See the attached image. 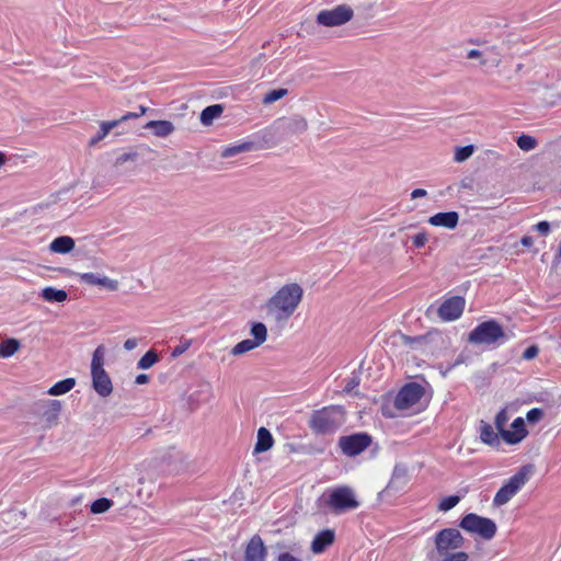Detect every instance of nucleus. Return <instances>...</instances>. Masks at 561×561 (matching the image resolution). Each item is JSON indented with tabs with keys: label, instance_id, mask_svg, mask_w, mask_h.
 <instances>
[{
	"label": "nucleus",
	"instance_id": "obj_1",
	"mask_svg": "<svg viewBox=\"0 0 561 561\" xmlns=\"http://www.w3.org/2000/svg\"><path fill=\"white\" fill-rule=\"evenodd\" d=\"M302 297L304 288L298 283L283 285L264 305L267 318L277 324L286 323L298 309Z\"/></svg>",
	"mask_w": 561,
	"mask_h": 561
},
{
	"label": "nucleus",
	"instance_id": "obj_2",
	"mask_svg": "<svg viewBox=\"0 0 561 561\" xmlns=\"http://www.w3.org/2000/svg\"><path fill=\"white\" fill-rule=\"evenodd\" d=\"M434 548L428 551L430 561H468L469 554L461 549L466 542L465 537L457 528H444L433 537Z\"/></svg>",
	"mask_w": 561,
	"mask_h": 561
},
{
	"label": "nucleus",
	"instance_id": "obj_3",
	"mask_svg": "<svg viewBox=\"0 0 561 561\" xmlns=\"http://www.w3.org/2000/svg\"><path fill=\"white\" fill-rule=\"evenodd\" d=\"M346 421V412L342 405H328L312 411L308 425L316 435H331Z\"/></svg>",
	"mask_w": 561,
	"mask_h": 561
},
{
	"label": "nucleus",
	"instance_id": "obj_4",
	"mask_svg": "<svg viewBox=\"0 0 561 561\" xmlns=\"http://www.w3.org/2000/svg\"><path fill=\"white\" fill-rule=\"evenodd\" d=\"M507 340L508 335L495 320L481 322L468 335V342L474 345H501Z\"/></svg>",
	"mask_w": 561,
	"mask_h": 561
},
{
	"label": "nucleus",
	"instance_id": "obj_5",
	"mask_svg": "<svg viewBox=\"0 0 561 561\" xmlns=\"http://www.w3.org/2000/svg\"><path fill=\"white\" fill-rule=\"evenodd\" d=\"M104 346L99 345L93 353L91 362L92 387L102 398H106L113 392L111 377L104 369Z\"/></svg>",
	"mask_w": 561,
	"mask_h": 561
},
{
	"label": "nucleus",
	"instance_id": "obj_6",
	"mask_svg": "<svg viewBox=\"0 0 561 561\" xmlns=\"http://www.w3.org/2000/svg\"><path fill=\"white\" fill-rule=\"evenodd\" d=\"M534 472L533 465H525L512 476L496 492L493 504L495 506H502L506 504L529 480Z\"/></svg>",
	"mask_w": 561,
	"mask_h": 561
},
{
	"label": "nucleus",
	"instance_id": "obj_7",
	"mask_svg": "<svg viewBox=\"0 0 561 561\" xmlns=\"http://www.w3.org/2000/svg\"><path fill=\"white\" fill-rule=\"evenodd\" d=\"M462 530L471 535H478L484 540H491L497 530V526L491 518L476 513L466 514L458 525Z\"/></svg>",
	"mask_w": 561,
	"mask_h": 561
},
{
	"label": "nucleus",
	"instance_id": "obj_8",
	"mask_svg": "<svg viewBox=\"0 0 561 561\" xmlns=\"http://www.w3.org/2000/svg\"><path fill=\"white\" fill-rule=\"evenodd\" d=\"M327 503L335 514L353 511L359 506V502L356 499L354 490L347 485L333 489Z\"/></svg>",
	"mask_w": 561,
	"mask_h": 561
},
{
	"label": "nucleus",
	"instance_id": "obj_9",
	"mask_svg": "<svg viewBox=\"0 0 561 561\" xmlns=\"http://www.w3.org/2000/svg\"><path fill=\"white\" fill-rule=\"evenodd\" d=\"M354 16L353 9L347 4H340L331 10H322L317 14V23L323 26H340Z\"/></svg>",
	"mask_w": 561,
	"mask_h": 561
},
{
	"label": "nucleus",
	"instance_id": "obj_10",
	"mask_svg": "<svg viewBox=\"0 0 561 561\" xmlns=\"http://www.w3.org/2000/svg\"><path fill=\"white\" fill-rule=\"evenodd\" d=\"M373 442L369 434L359 432L351 435L341 436L339 438V447L347 457H355L367 449Z\"/></svg>",
	"mask_w": 561,
	"mask_h": 561
},
{
	"label": "nucleus",
	"instance_id": "obj_11",
	"mask_svg": "<svg viewBox=\"0 0 561 561\" xmlns=\"http://www.w3.org/2000/svg\"><path fill=\"white\" fill-rule=\"evenodd\" d=\"M424 396V388L417 382L404 385L394 398V407L398 410H408L416 404Z\"/></svg>",
	"mask_w": 561,
	"mask_h": 561
},
{
	"label": "nucleus",
	"instance_id": "obj_12",
	"mask_svg": "<svg viewBox=\"0 0 561 561\" xmlns=\"http://www.w3.org/2000/svg\"><path fill=\"white\" fill-rule=\"evenodd\" d=\"M275 127L284 138H290L304 134L308 129V122L301 115L279 118Z\"/></svg>",
	"mask_w": 561,
	"mask_h": 561
},
{
	"label": "nucleus",
	"instance_id": "obj_13",
	"mask_svg": "<svg viewBox=\"0 0 561 561\" xmlns=\"http://www.w3.org/2000/svg\"><path fill=\"white\" fill-rule=\"evenodd\" d=\"M34 411L42 416L46 427L56 425L61 411L59 400H42L34 404Z\"/></svg>",
	"mask_w": 561,
	"mask_h": 561
},
{
	"label": "nucleus",
	"instance_id": "obj_14",
	"mask_svg": "<svg viewBox=\"0 0 561 561\" xmlns=\"http://www.w3.org/2000/svg\"><path fill=\"white\" fill-rule=\"evenodd\" d=\"M465 304V298L461 296L450 297L439 306L437 313L444 321H454L462 314Z\"/></svg>",
	"mask_w": 561,
	"mask_h": 561
},
{
	"label": "nucleus",
	"instance_id": "obj_15",
	"mask_svg": "<svg viewBox=\"0 0 561 561\" xmlns=\"http://www.w3.org/2000/svg\"><path fill=\"white\" fill-rule=\"evenodd\" d=\"M410 482V474L407 465L397 463L393 468L391 479L387 485V490L400 492L407 488Z\"/></svg>",
	"mask_w": 561,
	"mask_h": 561
},
{
	"label": "nucleus",
	"instance_id": "obj_16",
	"mask_svg": "<svg viewBox=\"0 0 561 561\" xmlns=\"http://www.w3.org/2000/svg\"><path fill=\"white\" fill-rule=\"evenodd\" d=\"M266 547L259 535H254L244 551V561H265Z\"/></svg>",
	"mask_w": 561,
	"mask_h": 561
},
{
	"label": "nucleus",
	"instance_id": "obj_17",
	"mask_svg": "<svg viewBox=\"0 0 561 561\" xmlns=\"http://www.w3.org/2000/svg\"><path fill=\"white\" fill-rule=\"evenodd\" d=\"M512 431L502 432V438L508 445H515L522 442L528 434L525 422L522 417H517L512 423Z\"/></svg>",
	"mask_w": 561,
	"mask_h": 561
},
{
	"label": "nucleus",
	"instance_id": "obj_18",
	"mask_svg": "<svg viewBox=\"0 0 561 561\" xmlns=\"http://www.w3.org/2000/svg\"><path fill=\"white\" fill-rule=\"evenodd\" d=\"M427 221L434 227L455 229L459 222V214L455 210L442 211L431 216Z\"/></svg>",
	"mask_w": 561,
	"mask_h": 561
},
{
	"label": "nucleus",
	"instance_id": "obj_19",
	"mask_svg": "<svg viewBox=\"0 0 561 561\" xmlns=\"http://www.w3.org/2000/svg\"><path fill=\"white\" fill-rule=\"evenodd\" d=\"M334 538V531L331 529H324L318 533L311 542V551L316 554L322 553L329 546L333 543Z\"/></svg>",
	"mask_w": 561,
	"mask_h": 561
},
{
	"label": "nucleus",
	"instance_id": "obj_20",
	"mask_svg": "<svg viewBox=\"0 0 561 561\" xmlns=\"http://www.w3.org/2000/svg\"><path fill=\"white\" fill-rule=\"evenodd\" d=\"M81 280L89 285H99L105 287L108 290H116L118 288V282L107 276H101L94 273H84L80 276Z\"/></svg>",
	"mask_w": 561,
	"mask_h": 561
},
{
	"label": "nucleus",
	"instance_id": "obj_21",
	"mask_svg": "<svg viewBox=\"0 0 561 561\" xmlns=\"http://www.w3.org/2000/svg\"><path fill=\"white\" fill-rule=\"evenodd\" d=\"M157 137H168L174 131V125L170 121H150L145 125Z\"/></svg>",
	"mask_w": 561,
	"mask_h": 561
},
{
	"label": "nucleus",
	"instance_id": "obj_22",
	"mask_svg": "<svg viewBox=\"0 0 561 561\" xmlns=\"http://www.w3.org/2000/svg\"><path fill=\"white\" fill-rule=\"evenodd\" d=\"M75 248V240L68 236L57 237L49 245L50 251L55 253L66 254Z\"/></svg>",
	"mask_w": 561,
	"mask_h": 561
},
{
	"label": "nucleus",
	"instance_id": "obj_23",
	"mask_svg": "<svg viewBox=\"0 0 561 561\" xmlns=\"http://www.w3.org/2000/svg\"><path fill=\"white\" fill-rule=\"evenodd\" d=\"M274 443L273 436L265 427H260L257 431V440L254 447V453H264L272 448Z\"/></svg>",
	"mask_w": 561,
	"mask_h": 561
},
{
	"label": "nucleus",
	"instance_id": "obj_24",
	"mask_svg": "<svg viewBox=\"0 0 561 561\" xmlns=\"http://www.w3.org/2000/svg\"><path fill=\"white\" fill-rule=\"evenodd\" d=\"M254 148V144L251 141H244L236 145H230L221 150L220 157L228 159L233 158L240 153L251 151Z\"/></svg>",
	"mask_w": 561,
	"mask_h": 561
},
{
	"label": "nucleus",
	"instance_id": "obj_25",
	"mask_svg": "<svg viewBox=\"0 0 561 561\" xmlns=\"http://www.w3.org/2000/svg\"><path fill=\"white\" fill-rule=\"evenodd\" d=\"M224 112L221 104H214L205 107L199 116L201 123L204 126H210L214 119L218 118Z\"/></svg>",
	"mask_w": 561,
	"mask_h": 561
},
{
	"label": "nucleus",
	"instance_id": "obj_26",
	"mask_svg": "<svg viewBox=\"0 0 561 561\" xmlns=\"http://www.w3.org/2000/svg\"><path fill=\"white\" fill-rule=\"evenodd\" d=\"M480 438L486 445H490V446H499L500 445L499 434L494 432L491 424H489L484 421H481Z\"/></svg>",
	"mask_w": 561,
	"mask_h": 561
},
{
	"label": "nucleus",
	"instance_id": "obj_27",
	"mask_svg": "<svg viewBox=\"0 0 561 561\" xmlns=\"http://www.w3.org/2000/svg\"><path fill=\"white\" fill-rule=\"evenodd\" d=\"M76 386L75 378H66L56 382L53 387L47 391L50 396H61L69 392Z\"/></svg>",
	"mask_w": 561,
	"mask_h": 561
},
{
	"label": "nucleus",
	"instance_id": "obj_28",
	"mask_svg": "<svg viewBox=\"0 0 561 561\" xmlns=\"http://www.w3.org/2000/svg\"><path fill=\"white\" fill-rule=\"evenodd\" d=\"M42 297L49 302H62L67 299L68 294L64 289H56L54 287H46L42 291Z\"/></svg>",
	"mask_w": 561,
	"mask_h": 561
},
{
	"label": "nucleus",
	"instance_id": "obj_29",
	"mask_svg": "<svg viewBox=\"0 0 561 561\" xmlns=\"http://www.w3.org/2000/svg\"><path fill=\"white\" fill-rule=\"evenodd\" d=\"M118 124L119 121L102 122L98 134L90 139V146H95L99 141L104 139L113 128L118 126Z\"/></svg>",
	"mask_w": 561,
	"mask_h": 561
},
{
	"label": "nucleus",
	"instance_id": "obj_30",
	"mask_svg": "<svg viewBox=\"0 0 561 561\" xmlns=\"http://www.w3.org/2000/svg\"><path fill=\"white\" fill-rule=\"evenodd\" d=\"M21 347L20 341L16 339H7L0 343V357L8 358L12 356Z\"/></svg>",
	"mask_w": 561,
	"mask_h": 561
},
{
	"label": "nucleus",
	"instance_id": "obj_31",
	"mask_svg": "<svg viewBox=\"0 0 561 561\" xmlns=\"http://www.w3.org/2000/svg\"><path fill=\"white\" fill-rule=\"evenodd\" d=\"M251 334L257 345H262L267 339L266 325L262 322H254L251 327Z\"/></svg>",
	"mask_w": 561,
	"mask_h": 561
},
{
	"label": "nucleus",
	"instance_id": "obj_32",
	"mask_svg": "<svg viewBox=\"0 0 561 561\" xmlns=\"http://www.w3.org/2000/svg\"><path fill=\"white\" fill-rule=\"evenodd\" d=\"M486 49L490 50L489 55H484V58L480 61V65L481 66L491 65L493 67H497L502 61L501 54L497 50V47L492 46V47H488Z\"/></svg>",
	"mask_w": 561,
	"mask_h": 561
},
{
	"label": "nucleus",
	"instance_id": "obj_33",
	"mask_svg": "<svg viewBox=\"0 0 561 561\" xmlns=\"http://www.w3.org/2000/svg\"><path fill=\"white\" fill-rule=\"evenodd\" d=\"M257 346L259 345L254 340L247 339L237 343L231 350V354L234 356L242 355L247 352L254 350Z\"/></svg>",
	"mask_w": 561,
	"mask_h": 561
},
{
	"label": "nucleus",
	"instance_id": "obj_34",
	"mask_svg": "<svg viewBox=\"0 0 561 561\" xmlns=\"http://www.w3.org/2000/svg\"><path fill=\"white\" fill-rule=\"evenodd\" d=\"M474 150L476 147L473 145L456 147L454 160L458 163L465 162L473 154Z\"/></svg>",
	"mask_w": 561,
	"mask_h": 561
},
{
	"label": "nucleus",
	"instance_id": "obj_35",
	"mask_svg": "<svg viewBox=\"0 0 561 561\" xmlns=\"http://www.w3.org/2000/svg\"><path fill=\"white\" fill-rule=\"evenodd\" d=\"M158 360L159 355L157 354V352L150 350L138 360L137 367L139 369H148L151 366H153Z\"/></svg>",
	"mask_w": 561,
	"mask_h": 561
},
{
	"label": "nucleus",
	"instance_id": "obj_36",
	"mask_svg": "<svg viewBox=\"0 0 561 561\" xmlns=\"http://www.w3.org/2000/svg\"><path fill=\"white\" fill-rule=\"evenodd\" d=\"M113 501L107 497H100L91 504V513L102 514L107 512L113 506Z\"/></svg>",
	"mask_w": 561,
	"mask_h": 561
},
{
	"label": "nucleus",
	"instance_id": "obj_37",
	"mask_svg": "<svg viewBox=\"0 0 561 561\" xmlns=\"http://www.w3.org/2000/svg\"><path fill=\"white\" fill-rule=\"evenodd\" d=\"M516 144L518 146L519 149L524 150V151H530V150H534L538 142L536 140L535 137L533 136H529V135H520L517 140H516Z\"/></svg>",
	"mask_w": 561,
	"mask_h": 561
},
{
	"label": "nucleus",
	"instance_id": "obj_38",
	"mask_svg": "<svg viewBox=\"0 0 561 561\" xmlns=\"http://www.w3.org/2000/svg\"><path fill=\"white\" fill-rule=\"evenodd\" d=\"M287 93H288V90L283 89V88L271 90L263 96V103L272 104V103L280 100L282 98H284Z\"/></svg>",
	"mask_w": 561,
	"mask_h": 561
},
{
	"label": "nucleus",
	"instance_id": "obj_39",
	"mask_svg": "<svg viewBox=\"0 0 561 561\" xmlns=\"http://www.w3.org/2000/svg\"><path fill=\"white\" fill-rule=\"evenodd\" d=\"M508 422V414L506 409H502L497 414L495 415L494 424L496 430L499 431V434L502 436V432L507 431L505 428L506 424Z\"/></svg>",
	"mask_w": 561,
	"mask_h": 561
},
{
	"label": "nucleus",
	"instance_id": "obj_40",
	"mask_svg": "<svg viewBox=\"0 0 561 561\" xmlns=\"http://www.w3.org/2000/svg\"><path fill=\"white\" fill-rule=\"evenodd\" d=\"M460 502V496L458 495H449L444 497L438 504V510L442 512H447L454 508Z\"/></svg>",
	"mask_w": 561,
	"mask_h": 561
},
{
	"label": "nucleus",
	"instance_id": "obj_41",
	"mask_svg": "<svg viewBox=\"0 0 561 561\" xmlns=\"http://www.w3.org/2000/svg\"><path fill=\"white\" fill-rule=\"evenodd\" d=\"M138 158L139 153L137 151L124 152L116 158L114 165L121 167L126 162H136Z\"/></svg>",
	"mask_w": 561,
	"mask_h": 561
},
{
	"label": "nucleus",
	"instance_id": "obj_42",
	"mask_svg": "<svg viewBox=\"0 0 561 561\" xmlns=\"http://www.w3.org/2000/svg\"><path fill=\"white\" fill-rule=\"evenodd\" d=\"M275 549L279 550V553L277 554V561H302L300 558L294 556L290 552H280L282 549L287 548L285 543L277 542L274 547Z\"/></svg>",
	"mask_w": 561,
	"mask_h": 561
},
{
	"label": "nucleus",
	"instance_id": "obj_43",
	"mask_svg": "<svg viewBox=\"0 0 561 561\" xmlns=\"http://www.w3.org/2000/svg\"><path fill=\"white\" fill-rule=\"evenodd\" d=\"M543 416V411L538 408H534L529 410L526 414V419L529 423H537L539 422Z\"/></svg>",
	"mask_w": 561,
	"mask_h": 561
},
{
	"label": "nucleus",
	"instance_id": "obj_44",
	"mask_svg": "<svg viewBox=\"0 0 561 561\" xmlns=\"http://www.w3.org/2000/svg\"><path fill=\"white\" fill-rule=\"evenodd\" d=\"M360 382V377L357 374H353L351 378L346 380L344 392H352Z\"/></svg>",
	"mask_w": 561,
	"mask_h": 561
},
{
	"label": "nucleus",
	"instance_id": "obj_45",
	"mask_svg": "<svg viewBox=\"0 0 561 561\" xmlns=\"http://www.w3.org/2000/svg\"><path fill=\"white\" fill-rule=\"evenodd\" d=\"M415 248H422L427 242V233L425 231L419 232L412 238Z\"/></svg>",
	"mask_w": 561,
	"mask_h": 561
},
{
	"label": "nucleus",
	"instance_id": "obj_46",
	"mask_svg": "<svg viewBox=\"0 0 561 561\" xmlns=\"http://www.w3.org/2000/svg\"><path fill=\"white\" fill-rule=\"evenodd\" d=\"M538 353H539V348H538V346H536V345H530V346H528V347L524 351V353H523V356H522V357H523L524 359H526V360H530V359L535 358V357L538 355Z\"/></svg>",
	"mask_w": 561,
	"mask_h": 561
},
{
	"label": "nucleus",
	"instance_id": "obj_47",
	"mask_svg": "<svg viewBox=\"0 0 561 561\" xmlns=\"http://www.w3.org/2000/svg\"><path fill=\"white\" fill-rule=\"evenodd\" d=\"M191 346V341H185L184 343L175 346L173 350H172V357H178L180 355H182L184 352H186L188 350V347Z\"/></svg>",
	"mask_w": 561,
	"mask_h": 561
},
{
	"label": "nucleus",
	"instance_id": "obj_48",
	"mask_svg": "<svg viewBox=\"0 0 561 561\" xmlns=\"http://www.w3.org/2000/svg\"><path fill=\"white\" fill-rule=\"evenodd\" d=\"M489 49L479 50V49H470L467 54V58L469 59H477L479 58L480 61L484 58V55H489Z\"/></svg>",
	"mask_w": 561,
	"mask_h": 561
},
{
	"label": "nucleus",
	"instance_id": "obj_49",
	"mask_svg": "<svg viewBox=\"0 0 561 561\" xmlns=\"http://www.w3.org/2000/svg\"><path fill=\"white\" fill-rule=\"evenodd\" d=\"M535 229L541 234L547 236L550 232V224L548 221H540L535 226Z\"/></svg>",
	"mask_w": 561,
	"mask_h": 561
},
{
	"label": "nucleus",
	"instance_id": "obj_50",
	"mask_svg": "<svg viewBox=\"0 0 561 561\" xmlns=\"http://www.w3.org/2000/svg\"><path fill=\"white\" fill-rule=\"evenodd\" d=\"M138 345V340L133 337V339H127L124 343V348L126 351H133L134 348H136Z\"/></svg>",
	"mask_w": 561,
	"mask_h": 561
},
{
	"label": "nucleus",
	"instance_id": "obj_51",
	"mask_svg": "<svg viewBox=\"0 0 561 561\" xmlns=\"http://www.w3.org/2000/svg\"><path fill=\"white\" fill-rule=\"evenodd\" d=\"M400 336H401V339L403 340L404 344H407V345H412L413 343L419 342V341H421V340H422V337H421V336H414V337H412V336H408V335H405V334H400Z\"/></svg>",
	"mask_w": 561,
	"mask_h": 561
},
{
	"label": "nucleus",
	"instance_id": "obj_52",
	"mask_svg": "<svg viewBox=\"0 0 561 561\" xmlns=\"http://www.w3.org/2000/svg\"><path fill=\"white\" fill-rule=\"evenodd\" d=\"M426 195H427V192L424 188H415L411 193V198L412 199H416V198H420V197H424Z\"/></svg>",
	"mask_w": 561,
	"mask_h": 561
},
{
	"label": "nucleus",
	"instance_id": "obj_53",
	"mask_svg": "<svg viewBox=\"0 0 561 561\" xmlns=\"http://www.w3.org/2000/svg\"><path fill=\"white\" fill-rule=\"evenodd\" d=\"M149 381V377L146 374H140L136 377L135 382L137 385H145Z\"/></svg>",
	"mask_w": 561,
	"mask_h": 561
},
{
	"label": "nucleus",
	"instance_id": "obj_54",
	"mask_svg": "<svg viewBox=\"0 0 561 561\" xmlns=\"http://www.w3.org/2000/svg\"><path fill=\"white\" fill-rule=\"evenodd\" d=\"M130 118H138V113L128 112L125 115H123L118 121L119 123H122Z\"/></svg>",
	"mask_w": 561,
	"mask_h": 561
},
{
	"label": "nucleus",
	"instance_id": "obj_55",
	"mask_svg": "<svg viewBox=\"0 0 561 561\" xmlns=\"http://www.w3.org/2000/svg\"><path fill=\"white\" fill-rule=\"evenodd\" d=\"M520 243L524 245V247H530L533 245L534 243V240L530 236H524L522 239H520Z\"/></svg>",
	"mask_w": 561,
	"mask_h": 561
},
{
	"label": "nucleus",
	"instance_id": "obj_56",
	"mask_svg": "<svg viewBox=\"0 0 561 561\" xmlns=\"http://www.w3.org/2000/svg\"><path fill=\"white\" fill-rule=\"evenodd\" d=\"M5 162H7V156L2 151H0V168L2 165H4Z\"/></svg>",
	"mask_w": 561,
	"mask_h": 561
},
{
	"label": "nucleus",
	"instance_id": "obj_57",
	"mask_svg": "<svg viewBox=\"0 0 561 561\" xmlns=\"http://www.w3.org/2000/svg\"><path fill=\"white\" fill-rule=\"evenodd\" d=\"M139 110H140V112L138 113V117H139V116H141V115H144V114L147 112V107H146V106H144V105H140V106H139Z\"/></svg>",
	"mask_w": 561,
	"mask_h": 561
}]
</instances>
